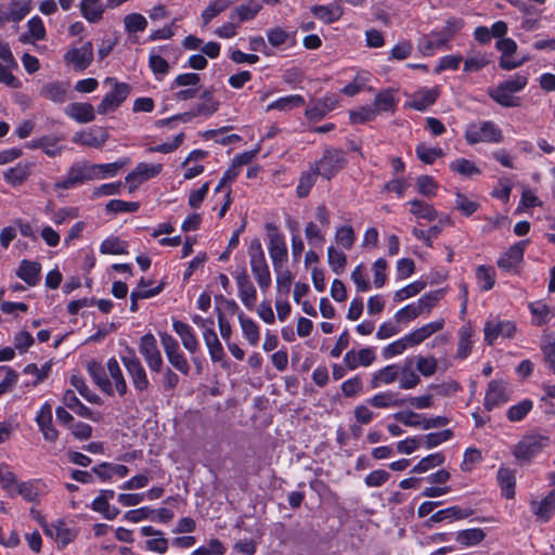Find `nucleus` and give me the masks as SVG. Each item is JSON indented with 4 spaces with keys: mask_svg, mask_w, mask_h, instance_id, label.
Masks as SVG:
<instances>
[{
    "mask_svg": "<svg viewBox=\"0 0 555 555\" xmlns=\"http://www.w3.org/2000/svg\"><path fill=\"white\" fill-rule=\"evenodd\" d=\"M455 204L456 208L466 217L472 216L480 207L477 201H470L465 194L459 191L455 193Z\"/></svg>",
    "mask_w": 555,
    "mask_h": 555,
    "instance_id": "obj_59",
    "label": "nucleus"
},
{
    "mask_svg": "<svg viewBox=\"0 0 555 555\" xmlns=\"http://www.w3.org/2000/svg\"><path fill=\"white\" fill-rule=\"evenodd\" d=\"M367 403L376 409H386L393 406H402L405 404V399L399 398L398 393L386 391L379 392L372 398L367 399Z\"/></svg>",
    "mask_w": 555,
    "mask_h": 555,
    "instance_id": "obj_30",
    "label": "nucleus"
},
{
    "mask_svg": "<svg viewBox=\"0 0 555 555\" xmlns=\"http://www.w3.org/2000/svg\"><path fill=\"white\" fill-rule=\"evenodd\" d=\"M416 189L424 196H435L438 184L431 176L422 175L416 179Z\"/></svg>",
    "mask_w": 555,
    "mask_h": 555,
    "instance_id": "obj_60",
    "label": "nucleus"
},
{
    "mask_svg": "<svg viewBox=\"0 0 555 555\" xmlns=\"http://www.w3.org/2000/svg\"><path fill=\"white\" fill-rule=\"evenodd\" d=\"M476 278L483 292L492 289L495 284V272L491 267L479 266L476 270Z\"/></svg>",
    "mask_w": 555,
    "mask_h": 555,
    "instance_id": "obj_52",
    "label": "nucleus"
},
{
    "mask_svg": "<svg viewBox=\"0 0 555 555\" xmlns=\"http://www.w3.org/2000/svg\"><path fill=\"white\" fill-rule=\"evenodd\" d=\"M125 369L131 379L134 389L138 392H143L150 387V380L141 361H128V363L125 365Z\"/></svg>",
    "mask_w": 555,
    "mask_h": 555,
    "instance_id": "obj_20",
    "label": "nucleus"
},
{
    "mask_svg": "<svg viewBox=\"0 0 555 555\" xmlns=\"http://www.w3.org/2000/svg\"><path fill=\"white\" fill-rule=\"evenodd\" d=\"M251 272L262 291L271 285V274L267 263L262 245L258 238H254L248 247Z\"/></svg>",
    "mask_w": 555,
    "mask_h": 555,
    "instance_id": "obj_2",
    "label": "nucleus"
},
{
    "mask_svg": "<svg viewBox=\"0 0 555 555\" xmlns=\"http://www.w3.org/2000/svg\"><path fill=\"white\" fill-rule=\"evenodd\" d=\"M203 338L208 348L211 361L221 362V366L228 369L230 365L229 362L224 361L225 353L215 330L206 328L203 333Z\"/></svg>",
    "mask_w": 555,
    "mask_h": 555,
    "instance_id": "obj_17",
    "label": "nucleus"
},
{
    "mask_svg": "<svg viewBox=\"0 0 555 555\" xmlns=\"http://www.w3.org/2000/svg\"><path fill=\"white\" fill-rule=\"evenodd\" d=\"M527 244L528 241H520L511 246L504 256L498 260L499 268L508 271L520 262Z\"/></svg>",
    "mask_w": 555,
    "mask_h": 555,
    "instance_id": "obj_26",
    "label": "nucleus"
},
{
    "mask_svg": "<svg viewBox=\"0 0 555 555\" xmlns=\"http://www.w3.org/2000/svg\"><path fill=\"white\" fill-rule=\"evenodd\" d=\"M96 179L95 164L79 162L72 165L64 180L55 183L56 189L68 190L77 184Z\"/></svg>",
    "mask_w": 555,
    "mask_h": 555,
    "instance_id": "obj_7",
    "label": "nucleus"
},
{
    "mask_svg": "<svg viewBox=\"0 0 555 555\" xmlns=\"http://www.w3.org/2000/svg\"><path fill=\"white\" fill-rule=\"evenodd\" d=\"M508 401V395L506 392L504 383L501 380L493 379L489 383L483 406L487 411H492L495 406H499Z\"/></svg>",
    "mask_w": 555,
    "mask_h": 555,
    "instance_id": "obj_14",
    "label": "nucleus"
},
{
    "mask_svg": "<svg viewBox=\"0 0 555 555\" xmlns=\"http://www.w3.org/2000/svg\"><path fill=\"white\" fill-rule=\"evenodd\" d=\"M199 98L202 102L193 106L197 116H211L218 111L220 103L214 98L211 90H205Z\"/></svg>",
    "mask_w": 555,
    "mask_h": 555,
    "instance_id": "obj_33",
    "label": "nucleus"
},
{
    "mask_svg": "<svg viewBox=\"0 0 555 555\" xmlns=\"http://www.w3.org/2000/svg\"><path fill=\"white\" fill-rule=\"evenodd\" d=\"M532 406L533 402L530 399H525L512 405L506 412V417L509 422H520L532 410Z\"/></svg>",
    "mask_w": 555,
    "mask_h": 555,
    "instance_id": "obj_51",
    "label": "nucleus"
},
{
    "mask_svg": "<svg viewBox=\"0 0 555 555\" xmlns=\"http://www.w3.org/2000/svg\"><path fill=\"white\" fill-rule=\"evenodd\" d=\"M234 278L237 283L238 296L243 305L248 309H253L257 299V291L250 282L246 269L243 267L241 270H236Z\"/></svg>",
    "mask_w": 555,
    "mask_h": 555,
    "instance_id": "obj_13",
    "label": "nucleus"
},
{
    "mask_svg": "<svg viewBox=\"0 0 555 555\" xmlns=\"http://www.w3.org/2000/svg\"><path fill=\"white\" fill-rule=\"evenodd\" d=\"M466 142L470 145L479 142L500 143L503 141L502 130L493 121H483L479 126L472 124L465 131Z\"/></svg>",
    "mask_w": 555,
    "mask_h": 555,
    "instance_id": "obj_4",
    "label": "nucleus"
},
{
    "mask_svg": "<svg viewBox=\"0 0 555 555\" xmlns=\"http://www.w3.org/2000/svg\"><path fill=\"white\" fill-rule=\"evenodd\" d=\"M128 244L120 241L116 236L104 240L100 246V251L107 255H126L128 254Z\"/></svg>",
    "mask_w": 555,
    "mask_h": 555,
    "instance_id": "obj_50",
    "label": "nucleus"
},
{
    "mask_svg": "<svg viewBox=\"0 0 555 555\" xmlns=\"http://www.w3.org/2000/svg\"><path fill=\"white\" fill-rule=\"evenodd\" d=\"M450 169L464 177H472L481 172L480 169L472 160L466 158H457L453 160L450 164Z\"/></svg>",
    "mask_w": 555,
    "mask_h": 555,
    "instance_id": "obj_56",
    "label": "nucleus"
},
{
    "mask_svg": "<svg viewBox=\"0 0 555 555\" xmlns=\"http://www.w3.org/2000/svg\"><path fill=\"white\" fill-rule=\"evenodd\" d=\"M373 107L376 109L377 115L383 112H393L396 108V100L392 91L387 89L378 92L375 95Z\"/></svg>",
    "mask_w": 555,
    "mask_h": 555,
    "instance_id": "obj_46",
    "label": "nucleus"
},
{
    "mask_svg": "<svg viewBox=\"0 0 555 555\" xmlns=\"http://www.w3.org/2000/svg\"><path fill=\"white\" fill-rule=\"evenodd\" d=\"M107 371L114 382L117 393L120 397H124L128 391V386L121 372V369L119 366V363L115 358H111L107 361Z\"/></svg>",
    "mask_w": 555,
    "mask_h": 555,
    "instance_id": "obj_36",
    "label": "nucleus"
},
{
    "mask_svg": "<svg viewBox=\"0 0 555 555\" xmlns=\"http://www.w3.org/2000/svg\"><path fill=\"white\" fill-rule=\"evenodd\" d=\"M444 294H446L444 288L429 292V293L423 295L418 299V301L416 302V306L420 307L422 313L424 311L430 312V310L437 305V302L444 297Z\"/></svg>",
    "mask_w": 555,
    "mask_h": 555,
    "instance_id": "obj_54",
    "label": "nucleus"
},
{
    "mask_svg": "<svg viewBox=\"0 0 555 555\" xmlns=\"http://www.w3.org/2000/svg\"><path fill=\"white\" fill-rule=\"evenodd\" d=\"M172 327L180 336L183 347L191 353H195L198 350V341L193 328L189 324L179 320H173Z\"/></svg>",
    "mask_w": 555,
    "mask_h": 555,
    "instance_id": "obj_28",
    "label": "nucleus"
},
{
    "mask_svg": "<svg viewBox=\"0 0 555 555\" xmlns=\"http://www.w3.org/2000/svg\"><path fill=\"white\" fill-rule=\"evenodd\" d=\"M444 321L437 320L425 324L424 326L413 331L412 333L404 336V340L408 346H416L423 343L426 338L443 328Z\"/></svg>",
    "mask_w": 555,
    "mask_h": 555,
    "instance_id": "obj_21",
    "label": "nucleus"
},
{
    "mask_svg": "<svg viewBox=\"0 0 555 555\" xmlns=\"http://www.w3.org/2000/svg\"><path fill=\"white\" fill-rule=\"evenodd\" d=\"M409 204L411 205V214L416 218L434 221L438 216V212L433 205L421 199H413L409 202Z\"/></svg>",
    "mask_w": 555,
    "mask_h": 555,
    "instance_id": "obj_41",
    "label": "nucleus"
},
{
    "mask_svg": "<svg viewBox=\"0 0 555 555\" xmlns=\"http://www.w3.org/2000/svg\"><path fill=\"white\" fill-rule=\"evenodd\" d=\"M531 512L542 522H547L555 514V490H551L540 502L531 501Z\"/></svg>",
    "mask_w": 555,
    "mask_h": 555,
    "instance_id": "obj_18",
    "label": "nucleus"
},
{
    "mask_svg": "<svg viewBox=\"0 0 555 555\" xmlns=\"http://www.w3.org/2000/svg\"><path fill=\"white\" fill-rule=\"evenodd\" d=\"M231 3L232 1L230 0H215L209 3V5L202 12L203 24L205 26L208 25L214 17L225 11Z\"/></svg>",
    "mask_w": 555,
    "mask_h": 555,
    "instance_id": "obj_55",
    "label": "nucleus"
},
{
    "mask_svg": "<svg viewBox=\"0 0 555 555\" xmlns=\"http://www.w3.org/2000/svg\"><path fill=\"white\" fill-rule=\"evenodd\" d=\"M528 74L517 73L509 79L500 82L495 88L488 90V95L503 107H517L520 105V98L513 95L522 91L528 85Z\"/></svg>",
    "mask_w": 555,
    "mask_h": 555,
    "instance_id": "obj_1",
    "label": "nucleus"
},
{
    "mask_svg": "<svg viewBox=\"0 0 555 555\" xmlns=\"http://www.w3.org/2000/svg\"><path fill=\"white\" fill-rule=\"evenodd\" d=\"M412 365L413 359H406L404 361V365L400 370V388L402 389H412L421 382L420 376L412 371Z\"/></svg>",
    "mask_w": 555,
    "mask_h": 555,
    "instance_id": "obj_43",
    "label": "nucleus"
},
{
    "mask_svg": "<svg viewBox=\"0 0 555 555\" xmlns=\"http://www.w3.org/2000/svg\"><path fill=\"white\" fill-rule=\"evenodd\" d=\"M483 332L486 343L491 346L500 336L504 338L514 337L516 325L512 321L492 320L486 322Z\"/></svg>",
    "mask_w": 555,
    "mask_h": 555,
    "instance_id": "obj_12",
    "label": "nucleus"
},
{
    "mask_svg": "<svg viewBox=\"0 0 555 555\" xmlns=\"http://www.w3.org/2000/svg\"><path fill=\"white\" fill-rule=\"evenodd\" d=\"M37 425L47 441L55 442L59 433L52 424V408L49 403H44L36 416Z\"/></svg>",
    "mask_w": 555,
    "mask_h": 555,
    "instance_id": "obj_15",
    "label": "nucleus"
},
{
    "mask_svg": "<svg viewBox=\"0 0 555 555\" xmlns=\"http://www.w3.org/2000/svg\"><path fill=\"white\" fill-rule=\"evenodd\" d=\"M446 456L442 452H437L423 457L413 468L412 473L422 474L436 466L443 464Z\"/></svg>",
    "mask_w": 555,
    "mask_h": 555,
    "instance_id": "obj_48",
    "label": "nucleus"
},
{
    "mask_svg": "<svg viewBox=\"0 0 555 555\" xmlns=\"http://www.w3.org/2000/svg\"><path fill=\"white\" fill-rule=\"evenodd\" d=\"M474 514V511L469 507L462 508L457 505L449 506L444 509H440L433 514L427 520V526L430 522H441L443 520H461L468 518Z\"/></svg>",
    "mask_w": 555,
    "mask_h": 555,
    "instance_id": "obj_22",
    "label": "nucleus"
},
{
    "mask_svg": "<svg viewBox=\"0 0 555 555\" xmlns=\"http://www.w3.org/2000/svg\"><path fill=\"white\" fill-rule=\"evenodd\" d=\"M105 83L113 85L114 88L103 98L101 103L98 105L96 111L102 115L117 109L128 98L131 91V88L128 83L118 82L114 77H107L105 79Z\"/></svg>",
    "mask_w": 555,
    "mask_h": 555,
    "instance_id": "obj_5",
    "label": "nucleus"
},
{
    "mask_svg": "<svg viewBox=\"0 0 555 555\" xmlns=\"http://www.w3.org/2000/svg\"><path fill=\"white\" fill-rule=\"evenodd\" d=\"M399 374L400 371L397 365H387L373 375L371 385L376 388L380 384H391L398 378Z\"/></svg>",
    "mask_w": 555,
    "mask_h": 555,
    "instance_id": "obj_45",
    "label": "nucleus"
},
{
    "mask_svg": "<svg viewBox=\"0 0 555 555\" xmlns=\"http://www.w3.org/2000/svg\"><path fill=\"white\" fill-rule=\"evenodd\" d=\"M41 264L37 261L22 260L16 270V275L27 285L35 286L40 281Z\"/></svg>",
    "mask_w": 555,
    "mask_h": 555,
    "instance_id": "obj_27",
    "label": "nucleus"
},
{
    "mask_svg": "<svg viewBox=\"0 0 555 555\" xmlns=\"http://www.w3.org/2000/svg\"><path fill=\"white\" fill-rule=\"evenodd\" d=\"M70 384L87 401L95 404L101 403V398L89 389L81 376L73 375L70 377Z\"/></svg>",
    "mask_w": 555,
    "mask_h": 555,
    "instance_id": "obj_58",
    "label": "nucleus"
},
{
    "mask_svg": "<svg viewBox=\"0 0 555 555\" xmlns=\"http://www.w3.org/2000/svg\"><path fill=\"white\" fill-rule=\"evenodd\" d=\"M65 114L80 124L91 122L95 119L94 107L90 103H70L66 106Z\"/></svg>",
    "mask_w": 555,
    "mask_h": 555,
    "instance_id": "obj_24",
    "label": "nucleus"
},
{
    "mask_svg": "<svg viewBox=\"0 0 555 555\" xmlns=\"http://www.w3.org/2000/svg\"><path fill=\"white\" fill-rule=\"evenodd\" d=\"M312 14L325 24H332L340 20L344 14V9L338 3H331L328 5H313L311 8Z\"/></svg>",
    "mask_w": 555,
    "mask_h": 555,
    "instance_id": "obj_29",
    "label": "nucleus"
},
{
    "mask_svg": "<svg viewBox=\"0 0 555 555\" xmlns=\"http://www.w3.org/2000/svg\"><path fill=\"white\" fill-rule=\"evenodd\" d=\"M498 482L501 487L503 496L506 499H513L515 496V470L506 467H500L498 470Z\"/></svg>",
    "mask_w": 555,
    "mask_h": 555,
    "instance_id": "obj_31",
    "label": "nucleus"
},
{
    "mask_svg": "<svg viewBox=\"0 0 555 555\" xmlns=\"http://www.w3.org/2000/svg\"><path fill=\"white\" fill-rule=\"evenodd\" d=\"M68 83L64 81H51L46 83L40 90V96L56 104H62L67 100Z\"/></svg>",
    "mask_w": 555,
    "mask_h": 555,
    "instance_id": "obj_23",
    "label": "nucleus"
},
{
    "mask_svg": "<svg viewBox=\"0 0 555 555\" xmlns=\"http://www.w3.org/2000/svg\"><path fill=\"white\" fill-rule=\"evenodd\" d=\"M139 352L144 358L152 372H160L163 367V358L158 349L155 336L152 333L144 334L140 338Z\"/></svg>",
    "mask_w": 555,
    "mask_h": 555,
    "instance_id": "obj_9",
    "label": "nucleus"
},
{
    "mask_svg": "<svg viewBox=\"0 0 555 555\" xmlns=\"http://www.w3.org/2000/svg\"><path fill=\"white\" fill-rule=\"evenodd\" d=\"M473 331L469 325H464L459 331L457 353L460 359H465L472 350Z\"/></svg>",
    "mask_w": 555,
    "mask_h": 555,
    "instance_id": "obj_49",
    "label": "nucleus"
},
{
    "mask_svg": "<svg viewBox=\"0 0 555 555\" xmlns=\"http://www.w3.org/2000/svg\"><path fill=\"white\" fill-rule=\"evenodd\" d=\"M238 321L243 331L244 337L251 346H256L260 339L259 327L250 318L245 317L243 312L238 313Z\"/></svg>",
    "mask_w": 555,
    "mask_h": 555,
    "instance_id": "obj_39",
    "label": "nucleus"
},
{
    "mask_svg": "<svg viewBox=\"0 0 555 555\" xmlns=\"http://www.w3.org/2000/svg\"><path fill=\"white\" fill-rule=\"evenodd\" d=\"M317 176H320L319 172H315V167L312 165L310 171L302 172L299 178V183L297 185V196L299 198H304L308 196L311 188L314 185L317 181Z\"/></svg>",
    "mask_w": 555,
    "mask_h": 555,
    "instance_id": "obj_47",
    "label": "nucleus"
},
{
    "mask_svg": "<svg viewBox=\"0 0 555 555\" xmlns=\"http://www.w3.org/2000/svg\"><path fill=\"white\" fill-rule=\"evenodd\" d=\"M440 95L438 87L431 89H421L414 93L413 99L409 102V106L418 112L426 111L429 106L435 104Z\"/></svg>",
    "mask_w": 555,
    "mask_h": 555,
    "instance_id": "obj_25",
    "label": "nucleus"
},
{
    "mask_svg": "<svg viewBox=\"0 0 555 555\" xmlns=\"http://www.w3.org/2000/svg\"><path fill=\"white\" fill-rule=\"evenodd\" d=\"M347 165L345 152L340 149H325L320 160L315 162V172L326 180L334 178Z\"/></svg>",
    "mask_w": 555,
    "mask_h": 555,
    "instance_id": "obj_3",
    "label": "nucleus"
},
{
    "mask_svg": "<svg viewBox=\"0 0 555 555\" xmlns=\"http://www.w3.org/2000/svg\"><path fill=\"white\" fill-rule=\"evenodd\" d=\"M107 139L108 133L106 130L100 128L98 131L88 130L76 132L73 137V142L89 147L100 149L105 144Z\"/></svg>",
    "mask_w": 555,
    "mask_h": 555,
    "instance_id": "obj_19",
    "label": "nucleus"
},
{
    "mask_svg": "<svg viewBox=\"0 0 555 555\" xmlns=\"http://www.w3.org/2000/svg\"><path fill=\"white\" fill-rule=\"evenodd\" d=\"M486 538V533L481 528L464 529L456 533L455 540L462 546H475L481 543Z\"/></svg>",
    "mask_w": 555,
    "mask_h": 555,
    "instance_id": "obj_37",
    "label": "nucleus"
},
{
    "mask_svg": "<svg viewBox=\"0 0 555 555\" xmlns=\"http://www.w3.org/2000/svg\"><path fill=\"white\" fill-rule=\"evenodd\" d=\"M53 527L55 529V541L61 548L67 546L77 537V531L66 527V524L63 519L53 521Z\"/></svg>",
    "mask_w": 555,
    "mask_h": 555,
    "instance_id": "obj_38",
    "label": "nucleus"
},
{
    "mask_svg": "<svg viewBox=\"0 0 555 555\" xmlns=\"http://www.w3.org/2000/svg\"><path fill=\"white\" fill-rule=\"evenodd\" d=\"M548 442V437L542 435H526L514 446L513 454L521 462H529L538 455Z\"/></svg>",
    "mask_w": 555,
    "mask_h": 555,
    "instance_id": "obj_8",
    "label": "nucleus"
},
{
    "mask_svg": "<svg viewBox=\"0 0 555 555\" xmlns=\"http://www.w3.org/2000/svg\"><path fill=\"white\" fill-rule=\"evenodd\" d=\"M376 116V109H374L373 105H363L349 112V118L352 124H365L374 120Z\"/></svg>",
    "mask_w": 555,
    "mask_h": 555,
    "instance_id": "obj_53",
    "label": "nucleus"
},
{
    "mask_svg": "<svg viewBox=\"0 0 555 555\" xmlns=\"http://www.w3.org/2000/svg\"><path fill=\"white\" fill-rule=\"evenodd\" d=\"M31 0H12L10 4L11 20L13 22L22 21L30 11Z\"/></svg>",
    "mask_w": 555,
    "mask_h": 555,
    "instance_id": "obj_63",
    "label": "nucleus"
},
{
    "mask_svg": "<svg viewBox=\"0 0 555 555\" xmlns=\"http://www.w3.org/2000/svg\"><path fill=\"white\" fill-rule=\"evenodd\" d=\"M57 140L50 135H44L39 139L31 140L26 144L30 150L41 149L48 156H55L60 154L61 149L56 147Z\"/></svg>",
    "mask_w": 555,
    "mask_h": 555,
    "instance_id": "obj_42",
    "label": "nucleus"
},
{
    "mask_svg": "<svg viewBox=\"0 0 555 555\" xmlns=\"http://www.w3.org/2000/svg\"><path fill=\"white\" fill-rule=\"evenodd\" d=\"M125 28L128 33L143 31L147 26L146 18L139 13H131L124 18Z\"/></svg>",
    "mask_w": 555,
    "mask_h": 555,
    "instance_id": "obj_64",
    "label": "nucleus"
},
{
    "mask_svg": "<svg viewBox=\"0 0 555 555\" xmlns=\"http://www.w3.org/2000/svg\"><path fill=\"white\" fill-rule=\"evenodd\" d=\"M80 13L89 23L99 22L104 13L101 0H80Z\"/></svg>",
    "mask_w": 555,
    "mask_h": 555,
    "instance_id": "obj_32",
    "label": "nucleus"
},
{
    "mask_svg": "<svg viewBox=\"0 0 555 555\" xmlns=\"http://www.w3.org/2000/svg\"><path fill=\"white\" fill-rule=\"evenodd\" d=\"M93 61V46L91 41L85 42L80 48L69 49L64 54V62L72 64L76 72H83Z\"/></svg>",
    "mask_w": 555,
    "mask_h": 555,
    "instance_id": "obj_11",
    "label": "nucleus"
},
{
    "mask_svg": "<svg viewBox=\"0 0 555 555\" xmlns=\"http://www.w3.org/2000/svg\"><path fill=\"white\" fill-rule=\"evenodd\" d=\"M415 153L425 164H433L437 158L443 156V151L440 147H428L424 143L416 146Z\"/></svg>",
    "mask_w": 555,
    "mask_h": 555,
    "instance_id": "obj_61",
    "label": "nucleus"
},
{
    "mask_svg": "<svg viewBox=\"0 0 555 555\" xmlns=\"http://www.w3.org/2000/svg\"><path fill=\"white\" fill-rule=\"evenodd\" d=\"M63 403L74 411L77 415L93 420V412L90 408L86 406L70 389L66 390L63 395Z\"/></svg>",
    "mask_w": 555,
    "mask_h": 555,
    "instance_id": "obj_35",
    "label": "nucleus"
},
{
    "mask_svg": "<svg viewBox=\"0 0 555 555\" xmlns=\"http://www.w3.org/2000/svg\"><path fill=\"white\" fill-rule=\"evenodd\" d=\"M87 371L94 384L100 388V390L107 396L114 395V387L112 382L109 380L107 373L104 366L96 362L95 360L89 361L87 364Z\"/></svg>",
    "mask_w": 555,
    "mask_h": 555,
    "instance_id": "obj_16",
    "label": "nucleus"
},
{
    "mask_svg": "<svg viewBox=\"0 0 555 555\" xmlns=\"http://www.w3.org/2000/svg\"><path fill=\"white\" fill-rule=\"evenodd\" d=\"M452 437L453 430L451 429H443L441 431L420 436V438H423L422 444H424L427 449L438 447L442 442L450 440Z\"/></svg>",
    "mask_w": 555,
    "mask_h": 555,
    "instance_id": "obj_57",
    "label": "nucleus"
},
{
    "mask_svg": "<svg viewBox=\"0 0 555 555\" xmlns=\"http://www.w3.org/2000/svg\"><path fill=\"white\" fill-rule=\"evenodd\" d=\"M327 259L328 264L336 274H339L347 263V257L345 253L335 249L334 246H330L327 248Z\"/></svg>",
    "mask_w": 555,
    "mask_h": 555,
    "instance_id": "obj_62",
    "label": "nucleus"
},
{
    "mask_svg": "<svg viewBox=\"0 0 555 555\" xmlns=\"http://www.w3.org/2000/svg\"><path fill=\"white\" fill-rule=\"evenodd\" d=\"M266 230L269 237V255L271 257L274 270L279 271L283 263L287 260L286 243L283 234L274 223H267Z\"/></svg>",
    "mask_w": 555,
    "mask_h": 555,
    "instance_id": "obj_6",
    "label": "nucleus"
},
{
    "mask_svg": "<svg viewBox=\"0 0 555 555\" xmlns=\"http://www.w3.org/2000/svg\"><path fill=\"white\" fill-rule=\"evenodd\" d=\"M305 104V99L300 94H292L287 96H283L272 102L267 106V112L269 111H291L294 107H300Z\"/></svg>",
    "mask_w": 555,
    "mask_h": 555,
    "instance_id": "obj_40",
    "label": "nucleus"
},
{
    "mask_svg": "<svg viewBox=\"0 0 555 555\" xmlns=\"http://www.w3.org/2000/svg\"><path fill=\"white\" fill-rule=\"evenodd\" d=\"M464 22L462 18L457 17H449L446 22L444 27L440 31H433L431 36L434 38H438L439 42L443 46L447 44L448 41H450L454 35L463 27Z\"/></svg>",
    "mask_w": 555,
    "mask_h": 555,
    "instance_id": "obj_34",
    "label": "nucleus"
},
{
    "mask_svg": "<svg viewBox=\"0 0 555 555\" xmlns=\"http://www.w3.org/2000/svg\"><path fill=\"white\" fill-rule=\"evenodd\" d=\"M30 176V168L27 164H17L4 172V180L12 185H21Z\"/></svg>",
    "mask_w": 555,
    "mask_h": 555,
    "instance_id": "obj_44",
    "label": "nucleus"
},
{
    "mask_svg": "<svg viewBox=\"0 0 555 555\" xmlns=\"http://www.w3.org/2000/svg\"><path fill=\"white\" fill-rule=\"evenodd\" d=\"M163 169L160 164L140 163L137 167L126 176L128 191L134 192L140 184L156 177Z\"/></svg>",
    "mask_w": 555,
    "mask_h": 555,
    "instance_id": "obj_10",
    "label": "nucleus"
}]
</instances>
